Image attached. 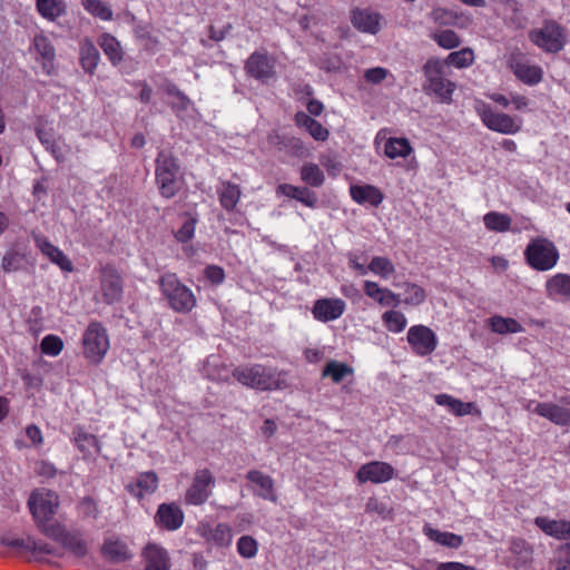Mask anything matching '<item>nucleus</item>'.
I'll use <instances>...</instances> for the list:
<instances>
[{"label": "nucleus", "instance_id": "43", "mask_svg": "<svg viewBox=\"0 0 570 570\" xmlns=\"http://www.w3.org/2000/svg\"><path fill=\"white\" fill-rule=\"evenodd\" d=\"M483 223L488 230L497 233H505L511 227V218L509 215L499 212H489L483 216Z\"/></svg>", "mask_w": 570, "mask_h": 570}, {"label": "nucleus", "instance_id": "39", "mask_svg": "<svg viewBox=\"0 0 570 570\" xmlns=\"http://www.w3.org/2000/svg\"><path fill=\"white\" fill-rule=\"evenodd\" d=\"M368 273L382 278L389 279L391 278L395 272V265L393 262L386 256H374L371 258L367 264Z\"/></svg>", "mask_w": 570, "mask_h": 570}, {"label": "nucleus", "instance_id": "61", "mask_svg": "<svg viewBox=\"0 0 570 570\" xmlns=\"http://www.w3.org/2000/svg\"><path fill=\"white\" fill-rule=\"evenodd\" d=\"M204 275L213 285H220L225 281V271L218 265H208Z\"/></svg>", "mask_w": 570, "mask_h": 570}, {"label": "nucleus", "instance_id": "33", "mask_svg": "<svg viewBox=\"0 0 570 570\" xmlns=\"http://www.w3.org/2000/svg\"><path fill=\"white\" fill-rule=\"evenodd\" d=\"M423 533L431 540L441 546L456 549L462 546L463 538L452 532L440 531L432 528L430 524L423 527Z\"/></svg>", "mask_w": 570, "mask_h": 570}, {"label": "nucleus", "instance_id": "42", "mask_svg": "<svg viewBox=\"0 0 570 570\" xmlns=\"http://www.w3.org/2000/svg\"><path fill=\"white\" fill-rule=\"evenodd\" d=\"M382 322L385 328L394 334L402 333L407 326L406 316L397 309H389L382 314Z\"/></svg>", "mask_w": 570, "mask_h": 570}, {"label": "nucleus", "instance_id": "49", "mask_svg": "<svg viewBox=\"0 0 570 570\" xmlns=\"http://www.w3.org/2000/svg\"><path fill=\"white\" fill-rule=\"evenodd\" d=\"M6 543H7V546L14 548V549L24 548L27 550H30V551H32V553L36 557H41L42 554L51 553V550H50L48 543H43V542L37 543L30 539L27 541L19 540V539L7 540Z\"/></svg>", "mask_w": 570, "mask_h": 570}, {"label": "nucleus", "instance_id": "53", "mask_svg": "<svg viewBox=\"0 0 570 570\" xmlns=\"http://www.w3.org/2000/svg\"><path fill=\"white\" fill-rule=\"evenodd\" d=\"M238 554L245 559L256 557L258 552V542L252 535H242L236 543Z\"/></svg>", "mask_w": 570, "mask_h": 570}, {"label": "nucleus", "instance_id": "27", "mask_svg": "<svg viewBox=\"0 0 570 570\" xmlns=\"http://www.w3.org/2000/svg\"><path fill=\"white\" fill-rule=\"evenodd\" d=\"M534 523L546 534L559 540L570 538V522L567 520H551L546 517H538Z\"/></svg>", "mask_w": 570, "mask_h": 570}, {"label": "nucleus", "instance_id": "19", "mask_svg": "<svg viewBox=\"0 0 570 570\" xmlns=\"http://www.w3.org/2000/svg\"><path fill=\"white\" fill-rule=\"evenodd\" d=\"M531 404L532 403L529 404L528 410L557 425L570 426V409L551 402L534 403L533 407H531Z\"/></svg>", "mask_w": 570, "mask_h": 570}, {"label": "nucleus", "instance_id": "28", "mask_svg": "<svg viewBox=\"0 0 570 570\" xmlns=\"http://www.w3.org/2000/svg\"><path fill=\"white\" fill-rule=\"evenodd\" d=\"M297 127L306 130L315 140L325 141L328 139L330 131L321 122L313 119L309 115L299 111L295 115Z\"/></svg>", "mask_w": 570, "mask_h": 570}, {"label": "nucleus", "instance_id": "32", "mask_svg": "<svg viewBox=\"0 0 570 570\" xmlns=\"http://www.w3.org/2000/svg\"><path fill=\"white\" fill-rule=\"evenodd\" d=\"M155 522L161 529L176 530L178 528V508L176 504H160L155 515Z\"/></svg>", "mask_w": 570, "mask_h": 570}, {"label": "nucleus", "instance_id": "46", "mask_svg": "<svg viewBox=\"0 0 570 570\" xmlns=\"http://www.w3.org/2000/svg\"><path fill=\"white\" fill-rule=\"evenodd\" d=\"M442 61L445 62V67L451 65L459 69L466 68L474 62V52L471 48H463L459 51L451 52L446 59Z\"/></svg>", "mask_w": 570, "mask_h": 570}, {"label": "nucleus", "instance_id": "30", "mask_svg": "<svg viewBox=\"0 0 570 570\" xmlns=\"http://www.w3.org/2000/svg\"><path fill=\"white\" fill-rule=\"evenodd\" d=\"M216 191L222 207L227 212L234 210L242 194L239 186L230 181H220Z\"/></svg>", "mask_w": 570, "mask_h": 570}, {"label": "nucleus", "instance_id": "35", "mask_svg": "<svg viewBox=\"0 0 570 570\" xmlns=\"http://www.w3.org/2000/svg\"><path fill=\"white\" fill-rule=\"evenodd\" d=\"M98 45L112 65H118L124 59L120 42L110 33H102L98 38Z\"/></svg>", "mask_w": 570, "mask_h": 570}, {"label": "nucleus", "instance_id": "57", "mask_svg": "<svg viewBox=\"0 0 570 570\" xmlns=\"http://www.w3.org/2000/svg\"><path fill=\"white\" fill-rule=\"evenodd\" d=\"M431 18L435 23L441 24V26L454 24V26L463 27V24H459V22L456 21L458 20L456 13L451 10H448V9H443V8L434 9L431 12Z\"/></svg>", "mask_w": 570, "mask_h": 570}, {"label": "nucleus", "instance_id": "60", "mask_svg": "<svg viewBox=\"0 0 570 570\" xmlns=\"http://www.w3.org/2000/svg\"><path fill=\"white\" fill-rule=\"evenodd\" d=\"M554 568L556 570H570V543L558 549L554 559Z\"/></svg>", "mask_w": 570, "mask_h": 570}, {"label": "nucleus", "instance_id": "55", "mask_svg": "<svg viewBox=\"0 0 570 570\" xmlns=\"http://www.w3.org/2000/svg\"><path fill=\"white\" fill-rule=\"evenodd\" d=\"M40 348L46 355L57 356L63 348V342L59 336L49 334L42 338Z\"/></svg>", "mask_w": 570, "mask_h": 570}, {"label": "nucleus", "instance_id": "34", "mask_svg": "<svg viewBox=\"0 0 570 570\" xmlns=\"http://www.w3.org/2000/svg\"><path fill=\"white\" fill-rule=\"evenodd\" d=\"M277 194L294 198L307 207H315L317 198L314 193L309 191L306 187H297L289 184H281L277 187Z\"/></svg>", "mask_w": 570, "mask_h": 570}, {"label": "nucleus", "instance_id": "6", "mask_svg": "<svg viewBox=\"0 0 570 570\" xmlns=\"http://www.w3.org/2000/svg\"><path fill=\"white\" fill-rule=\"evenodd\" d=\"M527 263L537 271L546 272L552 269L559 261V250L556 245L543 237L532 239L525 250Z\"/></svg>", "mask_w": 570, "mask_h": 570}, {"label": "nucleus", "instance_id": "20", "mask_svg": "<svg viewBox=\"0 0 570 570\" xmlns=\"http://www.w3.org/2000/svg\"><path fill=\"white\" fill-rule=\"evenodd\" d=\"M158 488V476L153 471L139 473L132 482L126 485V490L138 500L150 495Z\"/></svg>", "mask_w": 570, "mask_h": 570}, {"label": "nucleus", "instance_id": "1", "mask_svg": "<svg viewBox=\"0 0 570 570\" xmlns=\"http://www.w3.org/2000/svg\"><path fill=\"white\" fill-rule=\"evenodd\" d=\"M233 376L244 386L258 391L283 389L285 380L282 372L262 364H246L234 368Z\"/></svg>", "mask_w": 570, "mask_h": 570}, {"label": "nucleus", "instance_id": "50", "mask_svg": "<svg viewBox=\"0 0 570 570\" xmlns=\"http://www.w3.org/2000/svg\"><path fill=\"white\" fill-rule=\"evenodd\" d=\"M83 8L94 17H97L104 21L112 19V10L110 7L100 0H83Z\"/></svg>", "mask_w": 570, "mask_h": 570}, {"label": "nucleus", "instance_id": "15", "mask_svg": "<svg viewBox=\"0 0 570 570\" xmlns=\"http://www.w3.org/2000/svg\"><path fill=\"white\" fill-rule=\"evenodd\" d=\"M394 468L383 461H372L361 465L356 473L360 483H385L394 478Z\"/></svg>", "mask_w": 570, "mask_h": 570}, {"label": "nucleus", "instance_id": "63", "mask_svg": "<svg viewBox=\"0 0 570 570\" xmlns=\"http://www.w3.org/2000/svg\"><path fill=\"white\" fill-rule=\"evenodd\" d=\"M196 304V298L193 292L180 285V312L190 311Z\"/></svg>", "mask_w": 570, "mask_h": 570}, {"label": "nucleus", "instance_id": "16", "mask_svg": "<svg viewBox=\"0 0 570 570\" xmlns=\"http://www.w3.org/2000/svg\"><path fill=\"white\" fill-rule=\"evenodd\" d=\"M245 71L250 77L266 82L275 76V61L266 52L255 51L246 60Z\"/></svg>", "mask_w": 570, "mask_h": 570}, {"label": "nucleus", "instance_id": "64", "mask_svg": "<svg viewBox=\"0 0 570 570\" xmlns=\"http://www.w3.org/2000/svg\"><path fill=\"white\" fill-rule=\"evenodd\" d=\"M435 570H475V568L471 566H466L456 561H448V562H434Z\"/></svg>", "mask_w": 570, "mask_h": 570}, {"label": "nucleus", "instance_id": "3", "mask_svg": "<svg viewBox=\"0 0 570 570\" xmlns=\"http://www.w3.org/2000/svg\"><path fill=\"white\" fill-rule=\"evenodd\" d=\"M474 110L482 124L492 131L503 135H515L523 127V119L521 117L497 111L491 105L481 99L474 100Z\"/></svg>", "mask_w": 570, "mask_h": 570}, {"label": "nucleus", "instance_id": "37", "mask_svg": "<svg viewBox=\"0 0 570 570\" xmlns=\"http://www.w3.org/2000/svg\"><path fill=\"white\" fill-rule=\"evenodd\" d=\"M413 153V148L406 138L391 137L384 144V154L390 159L405 158Z\"/></svg>", "mask_w": 570, "mask_h": 570}, {"label": "nucleus", "instance_id": "51", "mask_svg": "<svg viewBox=\"0 0 570 570\" xmlns=\"http://www.w3.org/2000/svg\"><path fill=\"white\" fill-rule=\"evenodd\" d=\"M301 178L307 185L318 187L324 181V174L317 165L305 164L301 169Z\"/></svg>", "mask_w": 570, "mask_h": 570}, {"label": "nucleus", "instance_id": "7", "mask_svg": "<svg viewBox=\"0 0 570 570\" xmlns=\"http://www.w3.org/2000/svg\"><path fill=\"white\" fill-rule=\"evenodd\" d=\"M85 357L94 364H99L109 350L107 330L97 321L90 322L82 334Z\"/></svg>", "mask_w": 570, "mask_h": 570}, {"label": "nucleus", "instance_id": "26", "mask_svg": "<svg viewBox=\"0 0 570 570\" xmlns=\"http://www.w3.org/2000/svg\"><path fill=\"white\" fill-rule=\"evenodd\" d=\"M547 296L557 301L570 299V275L556 274L546 283Z\"/></svg>", "mask_w": 570, "mask_h": 570}, {"label": "nucleus", "instance_id": "31", "mask_svg": "<svg viewBox=\"0 0 570 570\" xmlns=\"http://www.w3.org/2000/svg\"><path fill=\"white\" fill-rule=\"evenodd\" d=\"M322 376L331 379L334 384H340L345 379H353L354 368L346 363L331 360L325 364Z\"/></svg>", "mask_w": 570, "mask_h": 570}, {"label": "nucleus", "instance_id": "23", "mask_svg": "<svg viewBox=\"0 0 570 570\" xmlns=\"http://www.w3.org/2000/svg\"><path fill=\"white\" fill-rule=\"evenodd\" d=\"M36 245L50 262L58 265L63 272H72L71 261L57 246L43 237H36Z\"/></svg>", "mask_w": 570, "mask_h": 570}, {"label": "nucleus", "instance_id": "44", "mask_svg": "<svg viewBox=\"0 0 570 570\" xmlns=\"http://www.w3.org/2000/svg\"><path fill=\"white\" fill-rule=\"evenodd\" d=\"M160 287L167 297L170 306L178 309V278L175 274L164 275L160 279Z\"/></svg>", "mask_w": 570, "mask_h": 570}, {"label": "nucleus", "instance_id": "45", "mask_svg": "<svg viewBox=\"0 0 570 570\" xmlns=\"http://www.w3.org/2000/svg\"><path fill=\"white\" fill-rule=\"evenodd\" d=\"M37 8L42 17L55 20L65 12L66 6L62 0H37Z\"/></svg>", "mask_w": 570, "mask_h": 570}, {"label": "nucleus", "instance_id": "17", "mask_svg": "<svg viewBox=\"0 0 570 570\" xmlns=\"http://www.w3.org/2000/svg\"><path fill=\"white\" fill-rule=\"evenodd\" d=\"M346 308L342 298H320L315 301L312 314L315 320L327 323L340 318Z\"/></svg>", "mask_w": 570, "mask_h": 570}, {"label": "nucleus", "instance_id": "18", "mask_svg": "<svg viewBox=\"0 0 570 570\" xmlns=\"http://www.w3.org/2000/svg\"><path fill=\"white\" fill-rule=\"evenodd\" d=\"M33 48L38 55L37 60L40 61L43 72L48 76L56 75V51L51 41L46 36L38 35L33 39Z\"/></svg>", "mask_w": 570, "mask_h": 570}, {"label": "nucleus", "instance_id": "52", "mask_svg": "<svg viewBox=\"0 0 570 570\" xmlns=\"http://www.w3.org/2000/svg\"><path fill=\"white\" fill-rule=\"evenodd\" d=\"M75 441L77 448L85 454V456H91L100 450L99 442L92 434L79 433Z\"/></svg>", "mask_w": 570, "mask_h": 570}, {"label": "nucleus", "instance_id": "58", "mask_svg": "<svg viewBox=\"0 0 570 570\" xmlns=\"http://www.w3.org/2000/svg\"><path fill=\"white\" fill-rule=\"evenodd\" d=\"M78 512L83 518H92L96 519L99 514L98 503L91 497L83 498L78 503Z\"/></svg>", "mask_w": 570, "mask_h": 570}, {"label": "nucleus", "instance_id": "4", "mask_svg": "<svg viewBox=\"0 0 570 570\" xmlns=\"http://www.w3.org/2000/svg\"><path fill=\"white\" fill-rule=\"evenodd\" d=\"M424 90L435 95L442 102H450L455 83L445 78V62L438 58L429 59L423 66Z\"/></svg>", "mask_w": 570, "mask_h": 570}, {"label": "nucleus", "instance_id": "12", "mask_svg": "<svg viewBox=\"0 0 570 570\" xmlns=\"http://www.w3.org/2000/svg\"><path fill=\"white\" fill-rule=\"evenodd\" d=\"M45 535L59 542L65 549L73 556L81 558L87 553V544L77 532H69L60 524H53V528L45 530Z\"/></svg>", "mask_w": 570, "mask_h": 570}, {"label": "nucleus", "instance_id": "47", "mask_svg": "<svg viewBox=\"0 0 570 570\" xmlns=\"http://www.w3.org/2000/svg\"><path fill=\"white\" fill-rule=\"evenodd\" d=\"M26 256L16 248L8 249L1 261V268L4 273L17 272L22 268Z\"/></svg>", "mask_w": 570, "mask_h": 570}, {"label": "nucleus", "instance_id": "59", "mask_svg": "<svg viewBox=\"0 0 570 570\" xmlns=\"http://www.w3.org/2000/svg\"><path fill=\"white\" fill-rule=\"evenodd\" d=\"M451 413L455 416L481 415V411L473 402H462L459 399H456Z\"/></svg>", "mask_w": 570, "mask_h": 570}, {"label": "nucleus", "instance_id": "56", "mask_svg": "<svg viewBox=\"0 0 570 570\" xmlns=\"http://www.w3.org/2000/svg\"><path fill=\"white\" fill-rule=\"evenodd\" d=\"M347 264L351 269H353L357 275L364 276L368 274L367 265L365 264L366 257L361 252H348L346 254Z\"/></svg>", "mask_w": 570, "mask_h": 570}, {"label": "nucleus", "instance_id": "2", "mask_svg": "<svg viewBox=\"0 0 570 570\" xmlns=\"http://www.w3.org/2000/svg\"><path fill=\"white\" fill-rule=\"evenodd\" d=\"M28 505L37 527L43 534L45 530L53 528V524H60L53 520L59 508V497L56 492L37 489L31 493Z\"/></svg>", "mask_w": 570, "mask_h": 570}, {"label": "nucleus", "instance_id": "54", "mask_svg": "<svg viewBox=\"0 0 570 570\" xmlns=\"http://www.w3.org/2000/svg\"><path fill=\"white\" fill-rule=\"evenodd\" d=\"M432 39L444 49H454L460 46L461 39L453 30H440L432 35Z\"/></svg>", "mask_w": 570, "mask_h": 570}, {"label": "nucleus", "instance_id": "48", "mask_svg": "<svg viewBox=\"0 0 570 570\" xmlns=\"http://www.w3.org/2000/svg\"><path fill=\"white\" fill-rule=\"evenodd\" d=\"M197 222L198 214L195 208H191L180 215V242L188 240L194 236Z\"/></svg>", "mask_w": 570, "mask_h": 570}, {"label": "nucleus", "instance_id": "10", "mask_svg": "<svg viewBox=\"0 0 570 570\" xmlns=\"http://www.w3.org/2000/svg\"><path fill=\"white\" fill-rule=\"evenodd\" d=\"M407 343L413 353L417 356H428L432 354L438 346L435 333L425 325H413L406 334Z\"/></svg>", "mask_w": 570, "mask_h": 570}, {"label": "nucleus", "instance_id": "36", "mask_svg": "<svg viewBox=\"0 0 570 570\" xmlns=\"http://www.w3.org/2000/svg\"><path fill=\"white\" fill-rule=\"evenodd\" d=\"M487 97L503 108H508L512 104L513 109L517 111H524L530 105V100L518 92H512L509 97L500 92H490L487 94Z\"/></svg>", "mask_w": 570, "mask_h": 570}, {"label": "nucleus", "instance_id": "13", "mask_svg": "<svg viewBox=\"0 0 570 570\" xmlns=\"http://www.w3.org/2000/svg\"><path fill=\"white\" fill-rule=\"evenodd\" d=\"M214 482L215 480L209 470H198L195 473L191 485L186 491V502L195 505L204 503L212 492Z\"/></svg>", "mask_w": 570, "mask_h": 570}, {"label": "nucleus", "instance_id": "38", "mask_svg": "<svg viewBox=\"0 0 570 570\" xmlns=\"http://www.w3.org/2000/svg\"><path fill=\"white\" fill-rule=\"evenodd\" d=\"M488 323L492 332L501 335L514 334L523 331L522 325L512 317L494 315L489 318Z\"/></svg>", "mask_w": 570, "mask_h": 570}, {"label": "nucleus", "instance_id": "21", "mask_svg": "<svg viewBox=\"0 0 570 570\" xmlns=\"http://www.w3.org/2000/svg\"><path fill=\"white\" fill-rule=\"evenodd\" d=\"M351 22L361 32L375 35L381 29V16L368 9H355L351 14Z\"/></svg>", "mask_w": 570, "mask_h": 570}, {"label": "nucleus", "instance_id": "40", "mask_svg": "<svg viewBox=\"0 0 570 570\" xmlns=\"http://www.w3.org/2000/svg\"><path fill=\"white\" fill-rule=\"evenodd\" d=\"M402 287L404 288L402 304L415 307L425 302L426 292L419 284L406 282Z\"/></svg>", "mask_w": 570, "mask_h": 570}, {"label": "nucleus", "instance_id": "8", "mask_svg": "<svg viewBox=\"0 0 570 570\" xmlns=\"http://www.w3.org/2000/svg\"><path fill=\"white\" fill-rule=\"evenodd\" d=\"M508 65L515 78L528 86L538 85L543 78L542 68L519 50L510 53Z\"/></svg>", "mask_w": 570, "mask_h": 570}, {"label": "nucleus", "instance_id": "22", "mask_svg": "<svg viewBox=\"0 0 570 570\" xmlns=\"http://www.w3.org/2000/svg\"><path fill=\"white\" fill-rule=\"evenodd\" d=\"M246 479L255 487V494L265 500L276 501L274 481L269 475L258 470H250L247 472Z\"/></svg>", "mask_w": 570, "mask_h": 570}, {"label": "nucleus", "instance_id": "11", "mask_svg": "<svg viewBox=\"0 0 570 570\" xmlns=\"http://www.w3.org/2000/svg\"><path fill=\"white\" fill-rule=\"evenodd\" d=\"M101 301L106 304H112L121 298L122 279L118 271L111 265H105L100 268V289Z\"/></svg>", "mask_w": 570, "mask_h": 570}, {"label": "nucleus", "instance_id": "62", "mask_svg": "<svg viewBox=\"0 0 570 570\" xmlns=\"http://www.w3.org/2000/svg\"><path fill=\"white\" fill-rule=\"evenodd\" d=\"M390 75L389 70L382 67L370 68L364 72V79L370 83H380Z\"/></svg>", "mask_w": 570, "mask_h": 570}, {"label": "nucleus", "instance_id": "5", "mask_svg": "<svg viewBox=\"0 0 570 570\" xmlns=\"http://www.w3.org/2000/svg\"><path fill=\"white\" fill-rule=\"evenodd\" d=\"M529 40L544 52L557 53L566 46L568 33L563 26L548 20L529 31Z\"/></svg>", "mask_w": 570, "mask_h": 570}, {"label": "nucleus", "instance_id": "24", "mask_svg": "<svg viewBox=\"0 0 570 570\" xmlns=\"http://www.w3.org/2000/svg\"><path fill=\"white\" fill-rule=\"evenodd\" d=\"M145 570H168L169 558L161 547L156 543H148L142 551Z\"/></svg>", "mask_w": 570, "mask_h": 570}, {"label": "nucleus", "instance_id": "9", "mask_svg": "<svg viewBox=\"0 0 570 570\" xmlns=\"http://www.w3.org/2000/svg\"><path fill=\"white\" fill-rule=\"evenodd\" d=\"M176 171L175 159L169 158L165 153H160L157 158L156 179L164 197H173L178 190Z\"/></svg>", "mask_w": 570, "mask_h": 570}, {"label": "nucleus", "instance_id": "25", "mask_svg": "<svg viewBox=\"0 0 570 570\" xmlns=\"http://www.w3.org/2000/svg\"><path fill=\"white\" fill-rule=\"evenodd\" d=\"M100 61V55L94 42L85 38L79 42V63L88 75H94Z\"/></svg>", "mask_w": 570, "mask_h": 570}, {"label": "nucleus", "instance_id": "14", "mask_svg": "<svg viewBox=\"0 0 570 570\" xmlns=\"http://www.w3.org/2000/svg\"><path fill=\"white\" fill-rule=\"evenodd\" d=\"M207 544L217 548H228L233 542V529L227 523L210 524L202 522L197 529Z\"/></svg>", "mask_w": 570, "mask_h": 570}, {"label": "nucleus", "instance_id": "29", "mask_svg": "<svg viewBox=\"0 0 570 570\" xmlns=\"http://www.w3.org/2000/svg\"><path fill=\"white\" fill-rule=\"evenodd\" d=\"M352 198L358 204L379 206L383 200L381 190L372 185H352L350 188Z\"/></svg>", "mask_w": 570, "mask_h": 570}, {"label": "nucleus", "instance_id": "41", "mask_svg": "<svg viewBox=\"0 0 570 570\" xmlns=\"http://www.w3.org/2000/svg\"><path fill=\"white\" fill-rule=\"evenodd\" d=\"M102 553L111 561H125L130 554L125 542L118 539H108L102 546Z\"/></svg>", "mask_w": 570, "mask_h": 570}]
</instances>
